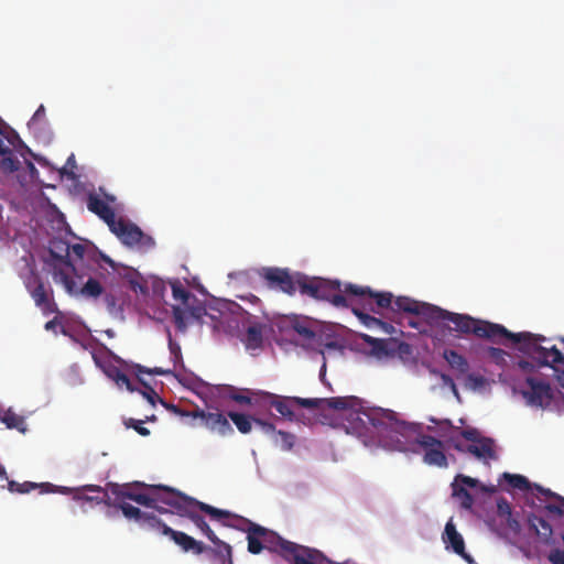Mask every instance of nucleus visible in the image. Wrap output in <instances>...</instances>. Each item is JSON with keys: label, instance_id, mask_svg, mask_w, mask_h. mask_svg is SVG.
I'll use <instances>...</instances> for the list:
<instances>
[{"label": "nucleus", "instance_id": "1", "mask_svg": "<svg viewBox=\"0 0 564 564\" xmlns=\"http://www.w3.org/2000/svg\"><path fill=\"white\" fill-rule=\"evenodd\" d=\"M348 420L359 432L375 429L383 447L398 452L417 454V437L422 436L420 425L400 421L391 410L372 408L349 413Z\"/></svg>", "mask_w": 564, "mask_h": 564}, {"label": "nucleus", "instance_id": "2", "mask_svg": "<svg viewBox=\"0 0 564 564\" xmlns=\"http://www.w3.org/2000/svg\"><path fill=\"white\" fill-rule=\"evenodd\" d=\"M263 550L276 553L290 564H333L322 552L284 540L265 528Z\"/></svg>", "mask_w": 564, "mask_h": 564}, {"label": "nucleus", "instance_id": "3", "mask_svg": "<svg viewBox=\"0 0 564 564\" xmlns=\"http://www.w3.org/2000/svg\"><path fill=\"white\" fill-rule=\"evenodd\" d=\"M431 319L448 321L454 324L453 330L465 335L474 334L479 338L494 339L496 337H505L509 339L511 335V332L500 324L476 319L469 315L448 312L440 307H436L433 314H431Z\"/></svg>", "mask_w": 564, "mask_h": 564}, {"label": "nucleus", "instance_id": "4", "mask_svg": "<svg viewBox=\"0 0 564 564\" xmlns=\"http://www.w3.org/2000/svg\"><path fill=\"white\" fill-rule=\"evenodd\" d=\"M509 339L513 344H519V349L525 354L533 355L541 366H547L557 371L555 365L564 366V355L556 346L550 348L543 347L542 341L545 337L529 332L511 333Z\"/></svg>", "mask_w": 564, "mask_h": 564}, {"label": "nucleus", "instance_id": "5", "mask_svg": "<svg viewBox=\"0 0 564 564\" xmlns=\"http://www.w3.org/2000/svg\"><path fill=\"white\" fill-rule=\"evenodd\" d=\"M257 397L256 402L262 406L273 408L283 419L293 422L296 421L294 406H302L306 409L322 408L323 400L321 399H305L300 397H283L271 392L259 391L254 393Z\"/></svg>", "mask_w": 564, "mask_h": 564}, {"label": "nucleus", "instance_id": "6", "mask_svg": "<svg viewBox=\"0 0 564 564\" xmlns=\"http://www.w3.org/2000/svg\"><path fill=\"white\" fill-rule=\"evenodd\" d=\"M173 413L180 416H191L193 419H200L203 425L212 433H217L220 436H228L234 434V429L229 423L227 416L220 412H210L203 409L196 408L194 411L182 410L178 406L172 404L169 405Z\"/></svg>", "mask_w": 564, "mask_h": 564}, {"label": "nucleus", "instance_id": "7", "mask_svg": "<svg viewBox=\"0 0 564 564\" xmlns=\"http://www.w3.org/2000/svg\"><path fill=\"white\" fill-rule=\"evenodd\" d=\"M189 502L202 512L208 514L212 520L219 521L223 525L246 532L247 534L253 525H258V523L245 517L234 514L228 510L218 509L195 498H189Z\"/></svg>", "mask_w": 564, "mask_h": 564}, {"label": "nucleus", "instance_id": "8", "mask_svg": "<svg viewBox=\"0 0 564 564\" xmlns=\"http://www.w3.org/2000/svg\"><path fill=\"white\" fill-rule=\"evenodd\" d=\"M24 285L33 299L35 305L44 315L57 312V305L53 299L52 289L47 290L44 282L32 269L30 275L24 279Z\"/></svg>", "mask_w": 564, "mask_h": 564}, {"label": "nucleus", "instance_id": "9", "mask_svg": "<svg viewBox=\"0 0 564 564\" xmlns=\"http://www.w3.org/2000/svg\"><path fill=\"white\" fill-rule=\"evenodd\" d=\"M45 488L43 492H61L63 495H73V499L78 502L104 503L109 498L107 490L98 485H85L78 488L56 487L52 484H42Z\"/></svg>", "mask_w": 564, "mask_h": 564}, {"label": "nucleus", "instance_id": "10", "mask_svg": "<svg viewBox=\"0 0 564 564\" xmlns=\"http://www.w3.org/2000/svg\"><path fill=\"white\" fill-rule=\"evenodd\" d=\"M54 280L63 284L66 292L70 295H82L87 299H97L104 293L100 282L94 278H89L86 283L78 288L76 281L64 269L54 270Z\"/></svg>", "mask_w": 564, "mask_h": 564}, {"label": "nucleus", "instance_id": "11", "mask_svg": "<svg viewBox=\"0 0 564 564\" xmlns=\"http://www.w3.org/2000/svg\"><path fill=\"white\" fill-rule=\"evenodd\" d=\"M417 454L423 453V463L429 466L446 468L448 466L447 457L444 452V444L436 437L423 434L417 437Z\"/></svg>", "mask_w": 564, "mask_h": 564}, {"label": "nucleus", "instance_id": "12", "mask_svg": "<svg viewBox=\"0 0 564 564\" xmlns=\"http://www.w3.org/2000/svg\"><path fill=\"white\" fill-rule=\"evenodd\" d=\"M3 132L6 133L0 134V155H2L0 170L9 174L17 172L21 166V162L15 158L12 149H18V145L22 144V140L12 128Z\"/></svg>", "mask_w": 564, "mask_h": 564}, {"label": "nucleus", "instance_id": "13", "mask_svg": "<svg viewBox=\"0 0 564 564\" xmlns=\"http://www.w3.org/2000/svg\"><path fill=\"white\" fill-rule=\"evenodd\" d=\"M110 229L127 246L151 247L154 245L153 239L145 236L137 225L123 219L116 220Z\"/></svg>", "mask_w": 564, "mask_h": 564}, {"label": "nucleus", "instance_id": "14", "mask_svg": "<svg viewBox=\"0 0 564 564\" xmlns=\"http://www.w3.org/2000/svg\"><path fill=\"white\" fill-rule=\"evenodd\" d=\"M525 383L529 390L523 392V397L530 405L541 409L551 405L554 394L550 383L533 377L527 378Z\"/></svg>", "mask_w": 564, "mask_h": 564}, {"label": "nucleus", "instance_id": "15", "mask_svg": "<svg viewBox=\"0 0 564 564\" xmlns=\"http://www.w3.org/2000/svg\"><path fill=\"white\" fill-rule=\"evenodd\" d=\"M262 275L270 288L279 289L289 295L296 292V275H291L285 269L265 268Z\"/></svg>", "mask_w": 564, "mask_h": 564}, {"label": "nucleus", "instance_id": "16", "mask_svg": "<svg viewBox=\"0 0 564 564\" xmlns=\"http://www.w3.org/2000/svg\"><path fill=\"white\" fill-rule=\"evenodd\" d=\"M149 489L151 492H153V498L155 499V505L163 503L170 507H173L180 511L183 510V503L181 500L186 502L188 506L195 507L189 502V498L167 486L163 485H156V486H149Z\"/></svg>", "mask_w": 564, "mask_h": 564}, {"label": "nucleus", "instance_id": "17", "mask_svg": "<svg viewBox=\"0 0 564 564\" xmlns=\"http://www.w3.org/2000/svg\"><path fill=\"white\" fill-rule=\"evenodd\" d=\"M343 292L348 295H368L370 300H375V305L379 312L381 308L392 310L393 295L390 292H375L369 286L356 284H347Z\"/></svg>", "mask_w": 564, "mask_h": 564}, {"label": "nucleus", "instance_id": "18", "mask_svg": "<svg viewBox=\"0 0 564 564\" xmlns=\"http://www.w3.org/2000/svg\"><path fill=\"white\" fill-rule=\"evenodd\" d=\"M443 542L446 544V549H452L453 552L458 554L467 563L473 564L474 558L470 554L465 551V542L460 533L457 532L455 524L449 520L445 524L443 533Z\"/></svg>", "mask_w": 564, "mask_h": 564}, {"label": "nucleus", "instance_id": "19", "mask_svg": "<svg viewBox=\"0 0 564 564\" xmlns=\"http://www.w3.org/2000/svg\"><path fill=\"white\" fill-rule=\"evenodd\" d=\"M434 310H436V306L417 302L408 296H399L395 300H393L392 303L393 312L411 313L415 315L426 316L429 318H431V314H433Z\"/></svg>", "mask_w": 564, "mask_h": 564}, {"label": "nucleus", "instance_id": "20", "mask_svg": "<svg viewBox=\"0 0 564 564\" xmlns=\"http://www.w3.org/2000/svg\"><path fill=\"white\" fill-rule=\"evenodd\" d=\"M166 536H169L175 544H177L184 552H193L199 555L207 551V546L195 540L193 536L173 529H165Z\"/></svg>", "mask_w": 564, "mask_h": 564}, {"label": "nucleus", "instance_id": "21", "mask_svg": "<svg viewBox=\"0 0 564 564\" xmlns=\"http://www.w3.org/2000/svg\"><path fill=\"white\" fill-rule=\"evenodd\" d=\"M455 448L459 452H467L479 459H495V444L494 441L489 437H482L478 442L469 444L466 448H463L460 445H455Z\"/></svg>", "mask_w": 564, "mask_h": 564}, {"label": "nucleus", "instance_id": "22", "mask_svg": "<svg viewBox=\"0 0 564 564\" xmlns=\"http://www.w3.org/2000/svg\"><path fill=\"white\" fill-rule=\"evenodd\" d=\"M87 208L105 220L109 227L116 221V214L113 209L97 195H89L87 200Z\"/></svg>", "mask_w": 564, "mask_h": 564}, {"label": "nucleus", "instance_id": "23", "mask_svg": "<svg viewBox=\"0 0 564 564\" xmlns=\"http://www.w3.org/2000/svg\"><path fill=\"white\" fill-rule=\"evenodd\" d=\"M180 514L191 520L207 536V539L210 542L218 541V536L210 529L209 524L206 522L205 518L202 514L193 510L186 509L185 507H183V510L180 511Z\"/></svg>", "mask_w": 564, "mask_h": 564}, {"label": "nucleus", "instance_id": "24", "mask_svg": "<svg viewBox=\"0 0 564 564\" xmlns=\"http://www.w3.org/2000/svg\"><path fill=\"white\" fill-rule=\"evenodd\" d=\"M529 524L543 543L551 544L553 542V529L545 519L538 516H532L529 519Z\"/></svg>", "mask_w": 564, "mask_h": 564}, {"label": "nucleus", "instance_id": "25", "mask_svg": "<svg viewBox=\"0 0 564 564\" xmlns=\"http://www.w3.org/2000/svg\"><path fill=\"white\" fill-rule=\"evenodd\" d=\"M265 528L258 524L251 528L247 534L248 552L251 554H260L263 551V535H265Z\"/></svg>", "mask_w": 564, "mask_h": 564}, {"label": "nucleus", "instance_id": "26", "mask_svg": "<svg viewBox=\"0 0 564 564\" xmlns=\"http://www.w3.org/2000/svg\"><path fill=\"white\" fill-rule=\"evenodd\" d=\"M105 505L108 507H115L117 509H120L127 519H129V520L133 519L139 522L142 521L144 513H145V512L141 511L139 508H137L128 502L116 501V500H112L110 497L107 498V500L105 501Z\"/></svg>", "mask_w": 564, "mask_h": 564}, {"label": "nucleus", "instance_id": "27", "mask_svg": "<svg viewBox=\"0 0 564 564\" xmlns=\"http://www.w3.org/2000/svg\"><path fill=\"white\" fill-rule=\"evenodd\" d=\"M319 279L308 278L303 274H296V291L303 295L315 299Z\"/></svg>", "mask_w": 564, "mask_h": 564}, {"label": "nucleus", "instance_id": "28", "mask_svg": "<svg viewBox=\"0 0 564 564\" xmlns=\"http://www.w3.org/2000/svg\"><path fill=\"white\" fill-rule=\"evenodd\" d=\"M443 357L448 362V365L459 373L464 375L468 371L469 365L467 359L456 350L446 349L444 350Z\"/></svg>", "mask_w": 564, "mask_h": 564}, {"label": "nucleus", "instance_id": "29", "mask_svg": "<svg viewBox=\"0 0 564 564\" xmlns=\"http://www.w3.org/2000/svg\"><path fill=\"white\" fill-rule=\"evenodd\" d=\"M322 400V405L326 404L327 408L333 410H350L354 409L359 401L356 397H335Z\"/></svg>", "mask_w": 564, "mask_h": 564}, {"label": "nucleus", "instance_id": "30", "mask_svg": "<svg viewBox=\"0 0 564 564\" xmlns=\"http://www.w3.org/2000/svg\"><path fill=\"white\" fill-rule=\"evenodd\" d=\"M212 543L215 544L216 547H207V551H210L217 558H219L221 564H234L232 549L227 542L218 538V541Z\"/></svg>", "mask_w": 564, "mask_h": 564}, {"label": "nucleus", "instance_id": "31", "mask_svg": "<svg viewBox=\"0 0 564 564\" xmlns=\"http://www.w3.org/2000/svg\"><path fill=\"white\" fill-rule=\"evenodd\" d=\"M1 422L6 424L8 429L18 430L21 433L28 431V424L24 416L19 415L11 410H8L1 417Z\"/></svg>", "mask_w": 564, "mask_h": 564}, {"label": "nucleus", "instance_id": "32", "mask_svg": "<svg viewBox=\"0 0 564 564\" xmlns=\"http://www.w3.org/2000/svg\"><path fill=\"white\" fill-rule=\"evenodd\" d=\"M352 313L355 316L358 317V319L366 326V327H382L387 329L388 327H391L386 322L371 316L370 314L364 312L359 306H352Z\"/></svg>", "mask_w": 564, "mask_h": 564}, {"label": "nucleus", "instance_id": "33", "mask_svg": "<svg viewBox=\"0 0 564 564\" xmlns=\"http://www.w3.org/2000/svg\"><path fill=\"white\" fill-rule=\"evenodd\" d=\"M535 489L544 495L545 497H552L557 500L556 503H549L545 506V509L554 514L563 516L564 514V497H561L554 492H552L550 489H545L539 485H535Z\"/></svg>", "mask_w": 564, "mask_h": 564}, {"label": "nucleus", "instance_id": "34", "mask_svg": "<svg viewBox=\"0 0 564 564\" xmlns=\"http://www.w3.org/2000/svg\"><path fill=\"white\" fill-rule=\"evenodd\" d=\"M497 514L501 518V519H505L509 527L511 529H516L519 527V523L517 520H514L512 518V509H511V505L509 503V501L503 498V497H500L498 500H497Z\"/></svg>", "mask_w": 564, "mask_h": 564}, {"label": "nucleus", "instance_id": "35", "mask_svg": "<svg viewBox=\"0 0 564 564\" xmlns=\"http://www.w3.org/2000/svg\"><path fill=\"white\" fill-rule=\"evenodd\" d=\"M141 525L145 527L149 530L156 531L162 535H166L165 529H171L166 523H164L160 518H158L154 513L145 512L142 521H140Z\"/></svg>", "mask_w": 564, "mask_h": 564}, {"label": "nucleus", "instance_id": "36", "mask_svg": "<svg viewBox=\"0 0 564 564\" xmlns=\"http://www.w3.org/2000/svg\"><path fill=\"white\" fill-rule=\"evenodd\" d=\"M228 417L234 422L240 433L247 434L252 430L253 419H251V416L231 411L228 413Z\"/></svg>", "mask_w": 564, "mask_h": 564}, {"label": "nucleus", "instance_id": "37", "mask_svg": "<svg viewBox=\"0 0 564 564\" xmlns=\"http://www.w3.org/2000/svg\"><path fill=\"white\" fill-rule=\"evenodd\" d=\"M339 281H327L319 279L315 300H323L328 302L333 291L339 290Z\"/></svg>", "mask_w": 564, "mask_h": 564}, {"label": "nucleus", "instance_id": "38", "mask_svg": "<svg viewBox=\"0 0 564 564\" xmlns=\"http://www.w3.org/2000/svg\"><path fill=\"white\" fill-rule=\"evenodd\" d=\"M107 376L112 379L119 388H126L129 391H134L129 377L117 367H110L106 371Z\"/></svg>", "mask_w": 564, "mask_h": 564}, {"label": "nucleus", "instance_id": "39", "mask_svg": "<svg viewBox=\"0 0 564 564\" xmlns=\"http://www.w3.org/2000/svg\"><path fill=\"white\" fill-rule=\"evenodd\" d=\"M107 492L111 494L116 497V501H120L122 499L132 500L134 491L128 485H119V484H108L106 488Z\"/></svg>", "mask_w": 564, "mask_h": 564}, {"label": "nucleus", "instance_id": "40", "mask_svg": "<svg viewBox=\"0 0 564 564\" xmlns=\"http://www.w3.org/2000/svg\"><path fill=\"white\" fill-rule=\"evenodd\" d=\"M173 299L182 305L187 306L192 294L183 286L180 280L175 279L170 282Z\"/></svg>", "mask_w": 564, "mask_h": 564}, {"label": "nucleus", "instance_id": "41", "mask_svg": "<svg viewBox=\"0 0 564 564\" xmlns=\"http://www.w3.org/2000/svg\"><path fill=\"white\" fill-rule=\"evenodd\" d=\"M296 436L290 432L278 431L273 442L282 451H291L295 444Z\"/></svg>", "mask_w": 564, "mask_h": 564}, {"label": "nucleus", "instance_id": "42", "mask_svg": "<svg viewBox=\"0 0 564 564\" xmlns=\"http://www.w3.org/2000/svg\"><path fill=\"white\" fill-rule=\"evenodd\" d=\"M502 478L506 479L509 486L514 489L527 491L531 487L528 478L522 475L503 473Z\"/></svg>", "mask_w": 564, "mask_h": 564}, {"label": "nucleus", "instance_id": "43", "mask_svg": "<svg viewBox=\"0 0 564 564\" xmlns=\"http://www.w3.org/2000/svg\"><path fill=\"white\" fill-rule=\"evenodd\" d=\"M65 251H66V256L65 257H58L63 263L72 271L75 270L74 265L72 264V262L69 261L68 259V254L69 253H73L74 256H76L78 259H83L84 258V254H85V251H86V247L82 243H74L72 246L69 245H66L65 247Z\"/></svg>", "mask_w": 564, "mask_h": 564}, {"label": "nucleus", "instance_id": "44", "mask_svg": "<svg viewBox=\"0 0 564 564\" xmlns=\"http://www.w3.org/2000/svg\"><path fill=\"white\" fill-rule=\"evenodd\" d=\"M262 344V330L260 326H249L246 334V345L248 348H258Z\"/></svg>", "mask_w": 564, "mask_h": 564}, {"label": "nucleus", "instance_id": "45", "mask_svg": "<svg viewBox=\"0 0 564 564\" xmlns=\"http://www.w3.org/2000/svg\"><path fill=\"white\" fill-rule=\"evenodd\" d=\"M348 296L347 293L343 294L340 289L334 290L328 302L336 307H350L352 310V306H356L355 300Z\"/></svg>", "mask_w": 564, "mask_h": 564}, {"label": "nucleus", "instance_id": "46", "mask_svg": "<svg viewBox=\"0 0 564 564\" xmlns=\"http://www.w3.org/2000/svg\"><path fill=\"white\" fill-rule=\"evenodd\" d=\"M453 495L460 500V505L464 509L471 508V506L474 503V499H473V496L470 495V492L466 488L454 482L453 484Z\"/></svg>", "mask_w": 564, "mask_h": 564}, {"label": "nucleus", "instance_id": "47", "mask_svg": "<svg viewBox=\"0 0 564 564\" xmlns=\"http://www.w3.org/2000/svg\"><path fill=\"white\" fill-rule=\"evenodd\" d=\"M292 328L296 334H299L305 340L310 341L315 338V335H316L315 332L311 327H308L307 324L304 322H300L297 319L294 321L292 323Z\"/></svg>", "mask_w": 564, "mask_h": 564}, {"label": "nucleus", "instance_id": "48", "mask_svg": "<svg viewBox=\"0 0 564 564\" xmlns=\"http://www.w3.org/2000/svg\"><path fill=\"white\" fill-rule=\"evenodd\" d=\"M355 300V305L359 306L364 312H371L373 314H379L375 305V300H370L368 295H352Z\"/></svg>", "mask_w": 564, "mask_h": 564}, {"label": "nucleus", "instance_id": "49", "mask_svg": "<svg viewBox=\"0 0 564 564\" xmlns=\"http://www.w3.org/2000/svg\"><path fill=\"white\" fill-rule=\"evenodd\" d=\"M132 501L148 508H158L155 499L153 498V492L151 495L134 492Z\"/></svg>", "mask_w": 564, "mask_h": 564}, {"label": "nucleus", "instance_id": "50", "mask_svg": "<svg viewBox=\"0 0 564 564\" xmlns=\"http://www.w3.org/2000/svg\"><path fill=\"white\" fill-rule=\"evenodd\" d=\"M36 487V484L30 481H25L23 484L17 482L14 480L9 481V490L13 492L26 494Z\"/></svg>", "mask_w": 564, "mask_h": 564}, {"label": "nucleus", "instance_id": "51", "mask_svg": "<svg viewBox=\"0 0 564 564\" xmlns=\"http://www.w3.org/2000/svg\"><path fill=\"white\" fill-rule=\"evenodd\" d=\"M488 357L497 365L503 366L506 365L507 352L500 348L489 347L488 348Z\"/></svg>", "mask_w": 564, "mask_h": 564}, {"label": "nucleus", "instance_id": "52", "mask_svg": "<svg viewBox=\"0 0 564 564\" xmlns=\"http://www.w3.org/2000/svg\"><path fill=\"white\" fill-rule=\"evenodd\" d=\"M173 312V318L174 323L177 328L184 329L185 328V322H184V311L178 305L172 306Z\"/></svg>", "mask_w": 564, "mask_h": 564}, {"label": "nucleus", "instance_id": "53", "mask_svg": "<svg viewBox=\"0 0 564 564\" xmlns=\"http://www.w3.org/2000/svg\"><path fill=\"white\" fill-rule=\"evenodd\" d=\"M253 422L261 427L265 434L272 435V438L276 435V430L273 423L262 419H253Z\"/></svg>", "mask_w": 564, "mask_h": 564}, {"label": "nucleus", "instance_id": "54", "mask_svg": "<svg viewBox=\"0 0 564 564\" xmlns=\"http://www.w3.org/2000/svg\"><path fill=\"white\" fill-rule=\"evenodd\" d=\"M551 564H564V551L561 549H553L547 555Z\"/></svg>", "mask_w": 564, "mask_h": 564}, {"label": "nucleus", "instance_id": "55", "mask_svg": "<svg viewBox=\"0 0 564 564\" xmlns=\"http://www.w3.org/2000/svg\"><path fill=\"white\" fill-rule=\"evenodd\" d=\"M460 435H462L465 440L470 441V442H473V443L478 442L479 440H481V438H482V436H480V434H479L478 430L473 429V427L463 430V431L460 432Z\"/></svg>", "mask_w": 564, "mask_h": 564}, {"label": "nucleus", "instance_id": "56", "mask_svg": "<svg viewBox=\"0 0 564 564\" xmlns=\"http://www.w3.org/2000/svg\"><path fill=\"white\" fill-rule=\"evenodd\" d=\"M142 421L130 419L128 426L134 429L142 436L150 435V430L142 426Z\"/></svg>", "mask_w": 564, "mask_h": 564}, {"label": "nucleus", "instance_id": "57", "mask_svg": "<svg viewBox=\"0 0 564 564\" xmlns=\"http://www.w3.org/2000/svg\"><path fill=\"white\" fill-rule=\"evenodd\" d=\"M140 382L147 388L145 391L142 392L143 397L152 404H155V399L159 398L158 393L154 391L153 388L148 386L142 379H139Z\"/></svg>", "mask_w": 564, "mask_h": 564}, {"label": "nucleus", "instance_id": "58", "mask_svg": "<svg viewBox=\"0 0 564 564\" xmlns=\"http://www.w3.org/2000/svg\"><path fill=\"white\" fill-rule=\"evenodd\" d=\"M229 398L239 404H251V402H252L251 397L236 392V391L230 393Z\"/></svg>", "mask_w": 564, "mask_h": 564}, {"label": "nucleus", "instance_id": "59", "mask_svg": "<svg viewBox=\"0 0 564 564\" xmlns=\"http://www.w3.org/2000/svg\"><path fill=\"white\" fill-rule=\"evenodd\" d=\"M458 481H459V482H462V484H464V485H467V486H468V487H470V488H475V487L477 486V484H478L477 479L471 478V477H469V476H465V475H458V476H456V478H455V481H454V482H456V484H457Z\"/></svg>", "mask_w": 564, "mask_h": 564}, {"label": "nucleus", "instance_id": "60", "mask_svg": "<svg viewBox=\"0 0 564 564\" xmlns=\"http://www.w3.org/2000/svg\"><path fill=\"white\" fill-rule=\"evenodd\" d=\"M361 339L365 341V343H368L370 345L373 346V348H379L381 349L383 347V340L382 339H378V338H373L367 334H361L360 335Z\"/></svg>", "mask_w": 564, "mask_h": 564}, {"label": "nucleus", "instance_id": "61", "mask_svg": "<svg viewBox=\"0 0 564 564\" xmlns=\"http://www.w3.org/2000/svg\"><path fill=\"white\" fill-rule=\"evenodd\" d=\"M441 380L444 386L449 387L455 394H457V387L453 380V378L446 373H441Z\"/></svg>", "mask_w": 564, "mask_h": 564}, {"label": "nucleus", "instance_id": "62", "mask_svg": "<svg viewBox=\"0 0 564 564\" xmlns=\"http://www.w3.org/2000/svg\"><path fill=\"white\" fill-rule=\"evenodd\" d=\"M138 373H150V375H166L167 371L161 369V368H154V369H145L142 366H137Z\"/></svg>", "mask_w": 564, "mask_h": 564}, {"label": "nucleus", "instance_id": "63", "mask_svg": "<svg viewBox=\"0 0 564 564\" xmlns=\"http://www.w3.org/2000/svg\"><path fill=\"white\" fill-rule=\"evenodd\" d=\"M58 326L63 327V326H62L61 321L58 319V317H54L53 319H51V321L46 322V324H45L44 328H45L46 330H53V332H55V330H56V327H58Z\"/></svg>", "mask_w": 564, "mask_h": 564}, {"label": "nucleus", "instance_id": "64", "mask_svg": "<svg viewBox=\"0 0 564 564\" xmlns=\"http://www.w3.org/2000/svg\"><path fill=\"white\" fill-rule=\"evenodd\" d=\"M44 116H45V108H44V106H43V105H41V106L37 108V110L34 112V115H33V117H32L31 121H32V122H34V121H36V120H39V119L43 118Z\"/></svg>", "mask_w": 564, "mask_h": 564}]
</instances>
